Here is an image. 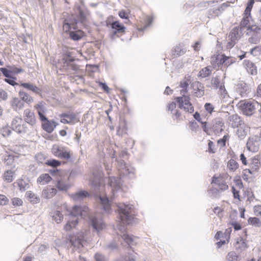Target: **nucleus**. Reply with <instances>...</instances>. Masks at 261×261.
Segmentation results:
<instances>
[{
	"label": "nucleus",
	"instance_id": "nucleus-5",
	"mask_svg": "<svg viewBox=\"0 0 261 261\" xmlns=\"http://www.w3.org/2000/svg\"><path fill=\"white\" fill-rule=\"evenodd\" d=\"M51 151L55 156L59 158L68 160L70 158V152L65 147L55 145Z\"/></svg>",
	"mask_w": 261,
	"mask_h": 261
},
{
	"label": "nucleus",
	"instance_id": "nucleus-40",
	"mask_svg": "<svg viewBox=\"0 0 261 261\" xmlns=\"http://www.w3.org/2000/svg\"><path fill=\"white\" fill-rule=\"evenodd\" d=\"M69 36L73 40H78L83 36V32L80 30L75 32H70Z\"/></svg>",
	"mask_w": 261,
	"mask_h": 261
},
{
	"label": "nucleus",
	"instance_id": "nucleus-64",
	"mask_svg": "<svg viewBox=\"0 0 261 261\" xmlns=\"http://www.w3.org/2000/svg\"><path fill=\"white\" fill-rule=\"evenodd\" d=\"M175 108L176 104L174 102H171V103H169L167 107L168 110L170 111H172Z\"/></svg>",
	"mask_w": 261,
	"mask_h": 261
},
{
	"label": "nucleus",
	"instance_id": "nucleus-56",
	"mask_svg": "<svg viewBox=\"0 0 261 261\" xmlns=\"http://www.w3.org/2000/svg\"><path fill=\"white\" fill-rule=\"evenodd\" d=\"M174 55L180 56L184 53V51L179 46H176L173 50Z\"/></svg>",
	"mask_w": 261,
	"mask_h": 261
},
{
	"label": "nucleus",
	"instance_id": "nucleus-60",
	"mask_svg": "<svg viewBox=\"0 0 261 261\" xmlns=\"http://www.w3.org/2000/svg\"><path fill=\"white\" fill-rule=\"evenodd\" d=\"M204 108L210 113H211L213 112L214 108L213 106L210 103H206L205 104Z\"/></svg>",
	"mask_w": 261,
	"mask_h": 261
},
{
	"label": "nucleus",
	"instance_id": "nucleus-41",
	"mask_svg": "<svg viewBox=\"0 0 261 261\" xmlns=\"http://www.w3.org/2000/svg\"><path fill=\"white\" fill-rule=\"evenodd\" d=\"M238 164L235 160L231 159L228 162L227 168L230 171L234 172L238 169Z\"/></svg>",
	"mask_w": 261,
	"mask_h": 261
},
{
	"label": "nucleus",
	"instance_id": "nucleus-24",
	"mask_svg": "<svg viewBox=\"0 0 261 261\" xmlns=\"http://www.w3.org/2000/svg\"><path fill=\"white\" fill-rule=\"evenodd\" d=\"M243 29L240 27H234L230 32L229 37L230 39L238 40L242 35Z\"/></svg>",
	"mask_w": 261,
	"mask_h": 261
},
{
	"label": "nucleus",
	"instance_id": "nucleus-32",
	"mask_svg": "<svg viewBox=\"0 0 261 261\" xmlns=\"http://www.w3.org/2000/svg\"><path fill=\"white\" fill-rule=\"evenodd\" d=\"M27 198L33 203H38L40 202V198L32 191H29L26 192Z\"/></svg>",
	"mask_w": 261,
	"mask_h": 261
},
{
	"label": "nucleus",
	"instance_id": "nucleus-11",
	"mask_svg": "<svg viewBox=\"0 0 261 261\" xmlns=\"http://www.w3.org/2000/svg\"><path fill=\"white\" fill-rule=\"evenodd\" d=\"M73 61L74 59H69V58L63 59V65L61 69L63 71H67L69 72H71L72 71H76L78 67L73 63Z\"/></svg>",
	"mask_w": 261,
	"mask_h": 261
},
{
	"label": "nucleus",
	"instance_id": "nucleus-29",
	"mask_svg": "<svg viewBox=\"0 0 261 261\" xmlns=\"http://www.w3.org/2000/svg\"><path fill=\"white\" fill-rule=\"evenodd\" d=\"M15 177V172L11 170L6 171L3 175V179L7 182H12Z\"/></svg>",
	"mask_w": 261,
	"mask_h": 261
},
{
	"label": "nucleus",
	"instance_id": "nucleus-12",
	"mask_svg": "<svg viewBox=\"0 0 261 261\" xmlns=\"http://www.w3.org/2000/svg\"><path fill=\"white\" fill-rule=\"evenodd\" d=\"M23 114L25 123L33 127L36 123V119L34 112L30 109H26L24 111Z\"/></svg>",
	"mask_w": 261,
	"mask_h": 261
},
{
	"label": "nucleus",
	"instance_id": "nucleus-62",
	"mask_svg": "<svg viewBox=\"0 0 261 261\" xmlns=\"http://www.w3.org/2000/svg\"><path fill=\"white\" fill-rule=\"evenodd\" d=\"M152 21H153L152 17H151L150 16H148L147 17L148 23L143 28L140 29V31H144L147 27H149L151 24Z\"/></svg>",
	"mask_w": 261,
	"mask_h": 261
},
{
	"label": "nucleus",
	"instance_id": "nucleus-18",
	"mask_svg": "<svg viewBox=\"0 0 261 261\" xmlns=\"http://www.w3.org/2000/svg\"><path fill=\"white\" fill-rule=\"evenodd\" d=\"M212 183L218 185L220 189L224 191L228 188V186L226 184L223 177L221 175L218 176H214L213 177Z\"/></svg>",
	"mask_w": 261,
	"mask_h": 261
},
{
	"label": "nucleus",
	"instance_id": "nucleus-26",
	"mask_svg": "<svg viewBox=\"0 0 261 261\" xmlns=\"http://www.w3.org/2000/svg\"><path fill=\"white\" fill-rule=\"evenodd\" d=\"M51 179V176L48 174H42L37 178V182L38 184L44 185L49 183Z\"/></svg>",
	"mask_w": 261,
	"mask_h": 261
},
{
	"label": "nucleus",
	"instance_id": "nucleus-44",
	"mask_svg": "<svg viewBox=\"0 0 261 261\" xmlns=\"http://www.w3.org/2000/svg\"><path fill=\"white\" fill-rule=\"evenodd\" d=\"M211 67L208 66L200 70L199 73V75L202 77H205L208 76L211 74Z\"/></svg>",
	"mask_w": 261,
	"mask_h": 261
},
{
	"label": "nucleus",
	"instance_id": "nucleus-38",
	"mask_svg": "<svg viewBox=\"0 0 261 261\" xmlns=\"http://www.w3.org/2000/svg\"><path fill=\"white\" fill-rule=\"evenodd\" d=\"M247 248V246L245 242L242 239H240L239 241L237 242L236 245V248L239 251H243Z\"/></svg>",
	"mask_w": 261,
	"mask_h": 261
},
{
	"label": "nucleus",
	"instance_id": "nucleus-45",
	"mask_svg": "<svg viewBox=\"0 0 261 261\" xmlns=\"http://www.w3.org/2000/svg\"><path fill=\"white\" fill-rule=\"evenodd\" d=\"M237 134L238 137L241 138H244L246 135L247 132L245 129V126L244 124L241 126H239V128L237 130Z\"/></svg>",
	"mask_w": 261,
	"mask_h": 261
},
{
	"label": "nucleus",
	"instance_id": "nucleus-9",
	"mask_svg": "<svg viewBox=\"0 0 261 261\" xmlns=\"http://www.w3.org/2000/svg\"><path fill=\"white\" fill-rule=\"evenodd\" d=\"M40 120L42 122L41 126L43 129L48 133H52L58 125V123L56 122L54 120H48L46 117Z\"/></svg>",
	"mask_w": 261,
	"mask_h": 261
},
{
	"label": "nucleus",
	"instance_id": "nucleus-39",
	"mask_svg": "<svg viewBox=\"0 0 261 261\" xmlns=\"http://www.w3.org/2000/svg\"><path fill=\"white\" fill-rule=\"evenodd\" d=\"M236 62L234 58L229 57L223 55V59L222 61L223 65L225 67H228Z\"/></svg>",
	"mask_w": 261,
	"mask_h": 261
},
{
	"label": "nucleus",
	"instance_id": "nucleus-53",
	"mask_svg": "<svg viewBox=\"0 0 261 261\" xmlns=\"http://www.w3.org/2000/svg\"><path fill=\"white\" fill-rule=\"evenodd\" d=\"M135 253L133 251H132L128 253V256L125 257V261H135Z\"/></svg>",
	"mask_w": 261,
	"mask_h": 261
},
{
	"label": "nucleus",
	"instance_id": "nucleus-58",
	"mask_svg": "<svg viewBox=\"0 0 261 261\" xmlns=\"http://www.w3.org/2000/svg\"><path fill=\"white\" fill-rule=\"evenodd\" d=\"M254 213L255 216L261 217V205H255L253 207Z\"/></svg>",
	"mask_w": 261,
	"mask_h": 261
},
{
	"label": "nucleus",
	"instance_id": "nucleus-15",
	"mask_svg": "<svg viewBox=\"0 0 261 261\" xmlns=\"http://www.w3.org/2000/svg\"><path fill=\"white\" fill-rule=\"evenodd\" d=\"M57 193V189L47 186L43 189L41 196L44 199H49L53 198Z\"/></svg>",
	"mask_w": 261,
	"mask_h": 261
},
{
	"label": "nucleus",
	"instance_id": "nucleus-33",
	"mask_svg": "<svg viewBox=\"0 0 261 261\" xmlns=\"http://www.w3.org/2000/svg\"><path fill=\"white\" fill-rule=\"evenodd\" d=\"M19 95L20 98L24 102L28 104L32 103L34 99L32 97L30 96L28 94L26 93L24 91L20 90L19 92Z\"/></svg>",
	"mask_w": 261,
	"mask_h": 261
},
{
	"label": "nucleus",
	"instance_id": "nucleus-61",
	"mask_svg": "<svg viewBox=\"0 0 261 261\" xmlns=\"http://www.w3.org/2000/svg\"><path fill=\"white\" fill-rule=\"evenodd\" d=\"M7 94L2 89H0V100H6L7 98Z\"/></svg>",
	"mask_w": 261,
	"mask_h": 261
},
{
	"label": "nucleus",
	"instance_id": "nucleus-8",
	"mask_svg": "<svg viewBox=\"0 0 261 261\" xmlns=\"http://www.w3.org/2000/svg\"><path fill=\"white\" fill-rule=\"evenodd\" d=\"M109 186L111 188L112 195H111V199L113 198L116 193L121 188V181L120 178H116L115 177H110L109 181Z\"/></svg>",
	"mask_w": 261,
	"mask_h": 261
},
{
	"label": "nucleus",
	"instance_id": "nucleus-16",
	"mask_svg": "<svg viewBox=\"0 0 261 261\" xmlns=\"http://www.w3.org/2000/svg\"><path fill=\"white\" fill-rule=\"evenodd\" d=\"M71 186L70 184L62 178L57 179L56 189L60 191L66 192Z\"/></svg>",
	"mask_w": 261,
	"mask_h": 261
},
{
	"label": "nucleus",
	"instance_id": "nucleus-14",
	"mask_svg": "<svg viewBox=\"0 0 261 261\" xmlns=\"http://www.w3.org/2000/svg\"><path fill=\"white\" fill-rule=\"evenodd\" d=\"M260 146V142L257 138L255 137L250 138L247 142V149L252 152H257L258 151Z\"/></svg>",
	"mask_w": 261,
	"mask_h": 261
},
{
	"label": "nucleus",
	"instance_id": "nucleus-2",
	"mask_svg": "<svg viewBox=\"0 0 261 261\" xmlns=\"http://www.w3.org/2000/svg\"><path fill=\"white\" fill-rule=\"evenodd\" d=\"M87 12L83 6H77L74 9V14L72 18L66 19L63 24V30L66 32L70 29H76V24L79 22H83L86 20Z\"/></svg>",
	"mask_w": 261,
	"mask_h": 261
},
{
	"label": "nucleus",
	"instance_id": "nucleus-31",
	"mask_svg": "<svg viewBox=\"0 0 261 261\" xmlns=\"http://www.w3.org/2000/svg\"><path fill=\"white\" fill-rule=\"evenodd\" d=\"M99 199L103 205L104 210L106 212L109 213L110 210V206L109 204L108 196L106 195L105 197L99 196Z\"/></svg>",
	"mask_w": 261,
	"mask_h": 261
},
{
	"label": "nucleus",
	"instance_id": "nucleus-23",
	"mask_svg": "<svg viewBox=\"0 0 261 261\" xmlns=\"http://www.w3.org/2000/svg\"><path fill=\"white\" fill-rule=\"evenodd\" d=\"M125 27L121 25L118 22H114L112 24V37L115 35L118 36V33H123L125 31Z\"/></svg>",
	"mask_w": 261,
	"mask_h": 261
},
{
	"label": "nucleus",
	"instance_id": "nucleus-35",
	"mask_svg": "<svg viewBox=\"0 0 261 261\" xmlns=\"http://www.w3.org/2000/svg\"><path fill=\"white\" fill-rule=\"evenodd\" d=\"M15 183L17 185L19 190L21 192L25 191L29 188V183L22 179H18Z\"/></svg>",
	"mask_w": 261,
	"mask_h": 261
},
{
	"label": "nucleus",
	"instance_id": "nucleus-10",
	"mask_svg": "<svg viewBox=\"0 0 261 261\" xmlns=\"http://www.w3.org/2000/svg\"><path fill=\"white\" fill-rule=\"evenodd\" d=\"M70 241L74 247L79 249L83 247L85 243L83 233L79 232L76 236H71Z\"/></svg>",
	"mask_w": 261,
	"mask_h": 261
},
{
	"label": "nucleus",
	"instance_id": "nucleus-34",
	"mask_svg": "<svg viewBox=\"0 0 261 261\" xmlns=\"http://www.w3.org/2000/svg\"><path fill=\"white\" fill-rule=\"evenodd\" d=\"M50 216L57 223H60L63 220V215L59 211H55Z\"/></svg>",
	"mask_w": 261,
	"mask_h": 261
},
{
	"label": "nucleus",
	"instance_id": "nucleus-57",
	"mask_svg": "<svg viewBox=\"0 0 261 261\" xmlns=\"http://www.w3.org/2000/svg\"><path fill=\"white\" fill-rule=\"evenodd\" d=\"M12 203L14 206H20L22 204V201L19 198H14L12 199Z\"/></svg>",
	"mask_w": 261,
	"mask_h": 261
},
{
	"label": "nucleus",
	"instance_id": "nucleus-30",
	"mask_svg": "<svg viewBox=\"0 0 261 261\" xmlns=\"http://www.w3.org/2000/svg\"><path fill=\"white\" fill-rule=\"evenodd\" d=\"M126 122L124 120H120L119 125L117 129V134L119 136H123L126 133Z\"/></svg>",
	"mask_w": 261,
	"mask_h": 261
},
{
	"label": "nucleus",
	"instance_id": "nucleus-47",
	"mask_svg": "<svg viewBox=\"0 0 261 261\" xmlns=\"http://www.w3.org/2000/svg\"><path fill=\"white\" fill-rule=\"evenodd\" d=\"M7 68L10 71V73L13 75V76L17 73H20L22 71V69L20 68H18L14 66H7Z\"/></svg>",
	"mask_w": 261,
	"mask_h": 261
},
{
	"label": "nucleus",
	"instance_id": "nucleus-25",
	"mask_svg": "<svg viewBox=\"0 0 261 261\" xmlns=\"http://www.w3.org/2000/svg\"><path fill=\"white\" fill-rule=\"evenodd\" d=\"M209 86L214 89L218 90V93L224 95V96L226 94L224 83H211V85Z\"/></svg>",
	"mask_w": 261,
	"mask_h": 261
},
{
	"label": "nucleus",
	"instance_id": "nucleus-19",
	"mask_svg": "<svg viewBox=\"0 0 261 261\" xmlns=\"http://www.w3.org/2000/svg\"><path fill=\"white\" fill-rule=\"evenodd\" d=\"M119 229L121 231V234L120 236H121L123 240L125 241L128 245H134L135 243V242L136 238L130 236L127 233H125L124 231L125 230V228L124 227L120 226Z\"/></svg>",
	"mask_w": 261,
	"mask_h": 261
},
{
	"label": "nucleus",
	"instance_id": "nucleus-3",
	"mask_svg": "<svg viewBox=\"0 0 261 261\" xmlns=\"http://www.w3.org/2000/svg\"><path fill=\"white\" fill-rule=\"evenodd\" d=\"M118 211L121 223L123 224H129L132 222L133 217L132 214V205L121 204L118 206Z\"/></svg>",
	"mask_w": 261,
	"mask_h": 261
},
{
	"label": "nucleus",
	"instance_id": "nucleus-22",
	"mask_svg": "<svg viewBox=\"0 0 261 261\" xmlns=\"http://www.w3.org/2000/svg\"><path fill=\"white\" fill-rule=\"evenodd\" d=\"M61 118V122L64 124L74 123L75 121V116L73 114H62L60 115Z\"/></svg>",
	"mask_w": 261,
	"mask_h": 261
},
{
	"label": "nucleus",
	"instance_id": "nucleus-55",
	"mask_svg": "<svg viewBox=\"0 0 261 261\" xmlns=\"http://www.w3.org/2000/svg\"><path fill=\"white\" fill-rule=\"evenodd\" d=\"M11 132L10 129L7 127H3L1 130V133L4 137L9 136Z\"/></svg>",
	"mask_w": 261,
	"mask_h": 261
},
{
	"label": "nucleus",
	"instance_id": "nucleus-51",
	"mask_svg": "<svg viewBox=\"0 0 261 261\" xmlns=\"http://www.w3.org/2000/svg\"><path fill=\"white\" fill-rule=\"evenodd\" d=\"M95 261H107L106 258L101 253L97 252L94 255Z\"/></svg>",
	"mask_w": 261,
	"mask_h": 261
},
{
	"label": "nucleus",
	"instance_id": "nucleus-13",
	"mask_svg": "<svg viewBox=\"0 0 261 261\" xmlns=\"http://www.w3.org/2000/svg\"><path fill=\"white\" fill-rule=\"evenodd\" d=\"M34 108L37 111L40 120L46 117L45 115L47 112V109L46 107V103L44 102H38L35 105Z\"/></svg>",
	"mask_w": 261,
	"mask_h": 261
},
{
	"label": "nucleus",
	"instance_id": "nucleus-54",
	"mask_svg": "<svg viewBox=\"0 0 261 261\" xmlns=\"http://www.w3.org/2000/svg\"><path fill=\"white\" fill-rule=\"evenodd\" d=\"M46 164L49 166L55 167L59 166L61 164V162L56 160H52L50 161H48L46 163Z\"/></svg>",
	"mask_w": 261,
	"mask_h": 261
},
{
	"label": "nucleus",
	"instance_id": "nucleus-7",
	"mask_svg": "<svg viewBox=\"0 0 261 261\" xmlns=\"http://www.w3.org/2000/svg\"><path fill=\"white\" fill-rule=\"evenodd\" d=\"M259 105V103L255 100L245 102L242 107L243 112L246 115L250 116L258 108Z\"/></svg>",
	"mask_w": 261,
	"mask_h": 261
},
{
	"label": "nucleus",
	"instance_id": "nucleus-1",
	"mask_svg": "<svg viewBox=\"0 0 261 261\" xmlns=\"http://www.w3.org/2000/svg\"><path fill=\"white\" fill-rule=\"evenodd\" d=\"M70 215V219L64 226V230L66 231H69L75 226L78 222L77 216H79L82 217L88 216L90 224L96 230H100L105 226V224L101 219L94 215H89L88 208L86 206L82 208L77 205L73 206Z\"/></svg>",
	"mask_w": 261,
	"mask_h": 261
},
{
	"label": "nucleus",
	"instance_id": "nucleus-20",
	"mask_svg": "<svg viewBox=\"0 0 261 261\" xmlns=\"http://www.w3.org/2000/svg\"><path fill=\"white\" fill-rule=\"evenodd\" d=\"M89 196V194L88 192L83 190L79 191L74 194L70 195V197L73 200L76 201H81Z\"/></svg>",
	"mask_w": 261,
	"mask_h": 261
},
{
	"label": "nucleus",
	"instance_id": "nucleus-37",
	"mask_svg": "<svg viewBox=\"0 0 261 261\" xmlns=\"http://www.w3.org/2000/svg\"><path fill=\"white\" fill-rule=\"evenodd\" d=\"M260 165V163L259 162V156L258 155H256L252 159L250 166L252 169L256 170L259 169Z\"/></svg>",
	"mask_w": 261,
	"mask_h": 261
},
{
	"label": "nucleus",
	"instance_id": "nucleus-21",
	"mask_svg": "<svg viewBox=\"0 0 261 261\" xmlns=\"http://www.w3.org/2000/svg\"><path fill=\"white\" fill-rule=\"evenodd\" d=\"M243 65L247 72L251 74L255 75L257 73V69L255 64L249 60H245Z\"/></svg>",
	"mask_w": 261,
	"mask_h": 261
},
{
	"label": "nucleus",
	"instance_id": "nucleus-43",
	"mask_svg": "<svg viewBox=\"0 0 261 261\" xmlns=\"http://www.w3.org/2000/svg\"><path fill=\"white\" fill-rule=\"evenodd\" d=\"M118 163L120 166L119 170L120 174L123 175H126L127 174L128 169H127L124 161L120 160V161H118Z\"/></svg>",
	"mask_w": 261,
	"mask_h": 261
},
{
	"label": "nucleus",
	"instance_id": "nucleus-17",
	"mask_svg": "<svg viewBox=\"0 0 261 261\" xmlns=\"http://www.w3.org/2000/svg\"><path fill=\"white\" fill-rule=\"evenodd\" d=\"M228 121L229 125L233 128L239 127L242 125L244 122L241 118L237 114L229 115L228 118Z\"/></svg>",
	"mask_w": 261,
	"mask_h": 261
},
{
	"label": "nucleus",
	"instance_id": "nucleus-36",
	"mask_svg": "<svg viewBox=\"0 0 261 261\" xmlns=\"http://www.w3.org/2000/svg\"><path fill=\"white\" fill-rule=\"evenodd\" d=\"M21 86L29 90L32 91L33 92L37 93H39L40 91L39 88L36 87L31 83H22Z\"/></svg>",
	"mask_w": 261,
	"mask_h": 261
},
{
	"label": "nucleus",
	"instance_id": "nucleus-4",
	"mask_svg": "<svg viewBox=\"0 0 261 261\" xmlns=\"http://www.w3.org/2000/svg\"><path fill=\"white\" fill-rule=\"evenodd\" d=\"M12 129L18 133L22 134L28 132V125L22 119L18 117L14 118L11 123Z\"/></svg>",
	"mask_w": 261,
	"mask_h": 261
},
{
	"label": "nucleus",
	"instance_id": "nucleus-59",
	"mask_svg": "<svg viewBox=\"0 0 261 261\" xmlns=\"http://www.w3.org/2000/svg\"><path fill=\"white\" fill-rule=\"evenodd\" d=\"M208 150L210 152H211V153L215 152L216 149L215 148V145L212 141L209 140L208 143Z\"/></svg>",
	"mask_w": 261,
	"mask_h": 261
},
{
	"label": "nucleus",
	"instance_id": "nucleus-50",
	"mask_svg": "<svg viewBox=\"0 0 261 261\" xmlns=\"http://www.w3.org/2000/svg\"><path fill=\"white\" fill-rule=\"evenodd\" d=\"M1 71L2 72L3 75L9 78H12L13 79L14 77L13 75L10 73V71L9 70L8 68H0Z\"/></svg>",
	"mask_w": 261,
	"mask_h": 261
},
{
	"label": "nucleus",
	"instance_id": "nucleus-27",
	"mask_svg": "<svg viewBox=\"0 0 261 261\" xmlns=\"http://www.w3.org/2000/svg\"><path fill=\"white\" fill-rule=\"evenodd\" d=\"M223 59V54L219 55L212 58L211 64L214 68L219 67L220 65H223L222 61Z\"/></svg>",
	"mask_w": 261,
	"mask_h": 261
},
{
	"label": "nucleus",
	"instance_id": "nucleus-28",
	"mask_svg": "<svg viewBox=\"0 0 261 261\" xmlns=\"http://www.w3.org/2000/svg\"><path fill=\"white\" fill-rule=\"evenodd\" d=\"M11 105L12 108L15 110H20L24 107L23 102L17 97L13 98L11 101Z\"/></svg>",
	"mask_w": 261,
	"mask_h": 261
},
{
	"label": "nucleus",
	"instance_id": "nucleus-42",
	"mask_svg": "<svg viewBox=\"0 0 261 261\" xmlns=\"http://www.w3.org/2000/svg\"><path fill=\"white\" fill-rule=\"evenodd\" d=\"M248 223L255 226V227H260L261 226V221L256 217H251L249 218L248 220Z\"/></svg>",
	"mask_w": 261,
	"mask_h": 261
},
{
	"label": "nucleus",
	"instance_id": "nucleus-46",
	"mask_svg": "<svg viewBox=\"0 0 261 261\" xmlns=\"http://www.w3.org/2000/svg\"><path fill=\"white\" fill-rule=\"evenodd\" d=\"M237 86L238 91L241 95H243L245 94L246 92L248 90V87L245 83L238 84Z\"/></svg>",
	"mask_w": 261,
	"mask_h": 261
},
{
	"label": "nucleus",
	"instance_id": "nucleus-48",
	"mask_svg": "<svg viewBox=\"0 0 261 261\" xmlns=\"http://www.w3.org/2000/svg\"><path fill=\"white\" fill-rule=\"evenodd\" d=\"M227 260V261H239V257L236 252L232 251L228 253Z\"/></svg>",
	"mask_w": 261,
	"mask_h": 261
},
{
	"label": "nucleus",
	"instance_id": "nucleus-52",
	"mask_svg": "<svg viewBox=\"0 0 261 261\" xmlns=\"http://www.w3.org/2000/svg\"><path fill=\"white\" fill-rule=\"evenodd\" d=\"M8 198L4 195L0 194V205H4L8 204Z\"/></svg>",
	"mask_w": 261,
	"mask_h": 261
},
{
	"label": "nucleus",
	"instance_id": "nucleus-49",
	"mask_svg": "<svg viewBox=\"0 0 261 261\" xmlns=\"http://www.w3.org/2000/svg\"><path fill=\"white\" fill-rule=\"evenodd\" d=\"M249 22V17L247 16H243V18L240 22V27L242 29H244L245 28L247 27Z\"/></svg>",
	"mask_w": 261,
	"mask_h": 261
},
{
	"label": "nucleus",
	"instance_id": "nucleus-6",
	"mask_svg": "<svg viewBox=\"0 0 261 261\" xmlns=\"http://www.w3.org/2000/svg\"><path fill=\"white\" fill-rule=\"evenodd\" d=\"M176 99L180 108L184 109L185 111L190 113L194 112V108L190 102L189 97L186 96L178 97L176 98Z\"/></svg>",
	"mask_w": 261,
	"mask_h": 261
},
{
	"label": "nucleus",
	"instance_id": "nucleus-63",
	"mask_svg": "<svg viewBox=\"0 0 261 261\" xmlns=\"http://www.w3.org/2000/svg\"><path fill=\"white\" fill-rule=\"evenodd\" d=\"M99 84L100 87H101L107 93H109L110 89L105 83H99Z\"/></svg>",
	"mask_w": 261,
	"mask_h": 261
}]
</instances>
